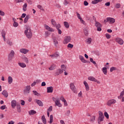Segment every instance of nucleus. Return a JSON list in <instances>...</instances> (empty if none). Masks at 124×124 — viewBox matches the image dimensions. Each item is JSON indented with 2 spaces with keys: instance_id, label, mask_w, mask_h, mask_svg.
Returning a JSON list of instances; mask_svg holds the SVG:
<instances>
[{
  "instance_id": "obj_1",
  "label": "nucleus",
  "mask_w": 124,
  "mask_h": 124,
  "mask_svg": "<svg viewBox=\"0 0 124 124\" xmlns=\"http://www.w3.org/2000/svg\"><path fill=\"white\" fill-rule=\"evenodd\" d=\"M25 33L27 37L29 39L31 38V36H32V33L31 32V29L30 27H27L25 31Z\"/></svg>"
},
{
  "instance_id": "obj_2",
  "label": "nucleus",
  "mask_w": 124,
  "mask_h": 124,
  "mask_svg": "<svg viewBox=\"0 0 124 124\" xmlns=\"http://www.w3.org/2000/svg\"><path fill=\"white\" fill-rule=\"evenodd\" d=\"M15 55V52L13 50H11L8 56V62H12V60L14 58V56Z\"/></svg>"
},
{
  "instance_id": "obj_3",
  "label": "nucleus",
  "mask_w": 124,
  "mask_h": 124,
  "mask_svg": "<svg viewBox=\"0 0 124 124\" xmlns=\"http://www.w3.org/2000/svg\"><path fill=\"white\" fill-rule=\"evenodd\" d=\"M70 41H71V37L70 36H66L64 38L63 43L64 44H67V43H69Z\"/></svg>"
},
{
  "instance_id": "obj_4",
  "label": "nucleus",
  "mask_w": 124,
  "mask_h": 124,
  "mask_svg": "<svg viewBox=\"0 0 124 124\" xmlns=\"http://www.w3.org/2000/svg\"><path fill=\"white\" fill-rule=\"evenodd\" d=\"M116 103H117V100L114 99H112L108 101V102H107V105H108V106L110 107L111 105H113Z\"/></svg>"
},
{
  "instance_id": "obj_5",
  "label": "nucleus",
  "mask_w": 124,
  "mask_h": 124,
  "mask_svg": "<svg viewBox=\"0 0 124 124\" xmlns=\"http://www.w3.org/2000/svg\"><path fill=\"white\" fill-rule=\"evenodd\" d=\"M95 26L96 28H97V31H101V28L102 27V25L100 23H99L98 21H95Z\"/></svg>"
},
{
  "instance_id": "obj_6",
  "label": "nucleus",
  "mask_w": 124,
  "mask_h": 124,
  "mask_svg": "<svg viewBox=\"0 0 124 124\" xmlns=\"http://www.w3.org/2000/svg\"><path fill=\"white\" fill-rule=\"evenodd\" d=\"M30 91H31V86L28 85L24 88L23 93L24 94H28V93H30Z\"/></svg>"
},
{
  "instance_id": "obj_7",
  "label": "nucleus",
  "mask_w": 124,
  "mask_h": 124,
  "mask_svg": "<svg viewBox=\"0 0 124 124\" xmlns=\"http://www.w3.org/2000/svg\"><path fill=\"white\" fill-rule=\"evenodd\" d=\"M70 88L74 93H77V90H76V87H75V85H74V83H70Z\"/></svg>"
},
{
  "instance_id": "obj_8",
  "label": "nucleus",
  "mask_w": 124,
  "mask_h": 124,
  "mask_svg": "<svg viewBox=\"0 0 124 124\" xmlns=\"http://www.w3.org/2000/svg\"><path fill=\"white\" fill-rule=\"evenodd\" d=\"M88 79L89 80V81H92V82H95L97 84H100V81L97 80V79L93 77H89Z\"/></svg>"
},
{
  "instance_id": "obj_9",
  "label": "nucleus",
  "mask_w": 124,
  "mask_h": 124,
  "mask_svg": "<svg viewBox=\"0 0 124 124\" xmlns=\"http://www.w3.org/2000/svg\"><path fill=\"white\" fill-rule=\"evenodd\" d=\"M99 117L98 118V124H100V122H103V119H104V116L102 112H100L99 113Z\"/></svg>"
},
{
  "instance_id": "obj_10",
  "label": "nucleus",
  "mask_w": 124,
  "mask_h": 124,
  "mask_svg": "<svg viewBox=\"0 0 124 124\" xmlns=\"http://www.w3.org/2000/svg\"><path fill=\"white\" fill-rule=\"evenodd\" d=\"M115 41L120 45H123V44H124V40H123L121 38H116L115 39Z\"/></svg>"
},
{
  "instance_id": "obj_11",
  "label": "nucleus",
  "mask_w": 124,
  "mask_h": 124,
  "mask_svg": "<svg viewBox=\"0 0 124 124\" xmlns=\"http://www.w3.org/2000/svg\"><path fill=\"white\" fill-rule=\"evenodd\" d=\"M45 28L46 29V31H51V32H54L55 31V30L54 29L49 27V26L45 24L44 25Z\"/></svg>"
},
{
  "instance_id": "obj_12",
  "label": "nucleus",
  "mask_w": 124,
  "mask_h": 124,
  "mask_svg": "<svg viewBox=\"0 0 124 124\" xmlns=\"http://www.w3.org/2000/svg\"><path fill=\"white\" fill-rule=\"evenodd\" d=\"M62 73H63V71L61 69H58L55 73V76H58V75H61Z\"/></svg>"
},
{
  "instance_id": "obj_13",
  "label": "nucleus",
  "mask_w": 124,
  "mask_h": 124,
  "mask_svg": "<svg viewBox=\"0 0 124 124\" xmlns=\"http://www.w3.org/2000/svg\"><path fill=\"white\" fill-rule=\"evenodd\" d=\"M30 50L29 49H27L26 48H21L19 50V52L21 53L22 54H24L26 55V54H28Z\"/></svg>"
},
{
  "instance_id": "obj_14",
  "label": "nucleus",
  "mask_w": 124,
  "mask_h": 124,
  "mask_svg": "<svg viewBox=\"0 0 124 124\" xmlns=\"http://www.w3.org/2000/svg\"><path fill=\"white\" fill-rule=\"evenodd\" d=\"M107 20H108V23H109V24H114V23L115 22V19L112 17H108Z\"/></svg>"
},
{
  "instance_id": "obj_15",
  "label": "nucleus",
  "mask_w": 124,
  "mask_h": 124,
  "mask_svg": "<svg viewBox=\"0 0 124 124\" xmlns=\"http://www.w3.org/2000/svg\"><path fill=\"white\" fill-rule=\"evenodd\" d=\"M17 105V102L16 101V100H13L11 101V107L14 109H15V107H16Z\"/></svg>"
},
{
  "instance_id": "obj_16",
  "label": "nucleus",
  "mask_w": 124,
  "mask_h": 124,
  "mask_svg": "<svg viewBox=\"0 0 124 124\" xmlns=\"http://www.w3.org/2000/svg\"><path fill=\"white\" fill-rule=\"evenodd\" d=\"M83 84L85 87V89L86 92H89L90 90V87L89 86V84H88V82L86 81H83Z\"/></svg>"
},
{
  "instance_id": "obj_17",
  "label": "nucleus",
  "mask_w": 124,
  "mask_h": 124,
  "mask_svg": "<svg viewBox=\"0 0 124 124\" xmlns=\"http://www.w3.org/2000/svg\"><path fill=\"white\" fill-rule=\"evenodd\" d=\"M18 64L19 66L22 67V68H25V67H27V65L24 62H19Z\"/></svg>"
},
{
  "instance_id": "obj_18",
  "label": "nucleus",
  "mask_w": 124,
  "mask_h": 124,
  "mask_svg": "<svg viewBox=\"0 0 124 124\" xmlns=\"http://www.w3.org/2000/svg\"><path fill=\"white\" fill-rule=\"evenodd\" d=\"M79 59L81 61V62H83V63H87V61H86L85 60V59L84 58V57H83V56L79 55Z\"/></svg>"
},
{
  "instance_id": "obj_19",
  "label": "nucleus",
  "mask_w": 124,
  "mask_h": 124,
  "mask_svg": "<svg viewBox=\"0 0 124 124\" xmlns=\"http://www.w3.org/2000/svg\"><path fill=\"white\" fill-rule=\"evenodd\" d=\"M7 81L8 84L10 85L13 82V78H12V77L11 76H9L7 79Z\"/></svg>"
},
{
  "instance_id": "obj_20",
  "label": "nucleus",
  "mask_w": 124,
  "mask_h": 124,
  "mask_svg": "<svg viewBox=\"0 0 124 124\" xmlns=\"http://www.w3.org/2000/svg\"><path fill=\"white\" fill-rule=\"evenodd\" d=\"M55 103L57 106H58V107H62V104L60 102V100L57 99L55 101Z\"/></svg>"
},
{
  "instance_id": "obj_21",
  "label": "nucleus",
  "mask_w": 124,
  "mask_h": 124,
  "mask_svg": "<svg viewBox=\"0 0 124 124\" xmlns=\"http://www.w3.org/2000/svg\"><path fill=\"white\" fill-rule=\"evenodd\" d=\"M2 37H3V39L4 41H6V38H5V35H6V32L5 31H2L1 33Z\"/></svg>"
},
{
  "instance_id": "obj_22",
  "label": "nucleus",
  "mask_w": 124,
  "mask_h": 124,
  "mask_svg": "<svg viewBox=\"0 0 124 124\" xmlns=\"http://www.w3.org/2000/svg\"><path fill=\"white\" fill-rule=\"evenodd\" d=\"M53 90H54V89H53V87H47V93H53Z\"/></svg>"
},
{
  "instance_id": "obj_23",
  "label": "nucleus",
  "mask_w": 124,
  "mask_h": 124,
  "mask_svg": "<svg viewBox=\"0 0 124 124\" xmlns=\"http://www.w3.org/2000/svg\"><path fill=\"white\" fill-rule=\"evenodd\" d=\"M36 102L39 106H43V103L40 100H36Z\"/></svg>"
},
{
  "instance_id": "obj_24",
  "label": "nucleus",
  "mask_w": 124,
  "mask_h": 124,
  "mask_svg": "<svg viewBox=\"0 0 124 124\" xmlns=\"http://www.w3.org/2000/svg\"><path fill=\"white\" fill-rule=\"evenodd\" d=\"M2 94L5 96V97H8V93H7V91L6 90H4L2 92Z\"/></svg>"
},
{
  "instance_id": "obj_25",
  "label": "nucleus",
  "mask_w": 124,
  "mask_h": 124,
  "mask_svg": "<svg viewBox=\"0 0 124 124\" xmlns=\"http://www.w3.org/2000/svg\"><path fill=\"white\" fill-rule=\"evenodd\" d=\"M59 55L58 53H55L53 55H50L49 56V57H51V58H52V59H55V58H58V57H59Z\"/></svg>"
},
{
  "instance_id": "obj_26",
  "label": "nucleus",
  "mask_w": 124,
  "mask_h": 124,
  "mask_svg": "<svg viewBox=\"0 0 124 124\" xmlns=\"http://www.w3.org/2000/svg\"><path fill=\"white\" fill-rule=\"evenodd\" d=\"M30 18V15H27L24 20V24H26Z\"/></svg>"
},
{
  "instance_id": "obj_27",
  "label": "nucleus",
  "mask_w": 124,
  "mask_h": 124,
  "mask_svg": "<svg viewBox=\"0 0 124 124\" xmlns=\"http://www.w3.org/2000/svg\"><path fill=\"white\" fill-rule=\"evenodd\" d=\"M28 7V3H25L23 5V11H27Z\"/></svg>"
},
{
  "instance_id": "obj_28",
  "label": "nucleus",
  "mask_w": 124,
  "mask_h": 124,
  "mask_svg": "<svg viewBox=\"0 0 124 124\" xmlns=\"http://www.w3.org/2000/svg\"><path fill=\"white\" fill-rule=\"evenodd\" d=\"M63 25L66 29H68L69 28V24L68 23V22L64 21L63 22Z\"/></svg>"
},
{
  "instance_id": "obj_29",
  "label": "nucleus",
  "mask_w": 124,
  "mask_h": 124,
  "mask_svg": "<svg viewBox=\"0 0 124 124\" xmlns=\"http://www.w3.org/2000/svg\"><path fill=\"white\" fill-rule=\"evenodd\" d=\"M102 71L105 75H107V68L103 67L102 68Z\"/></svg>"
},
{
  "instance_id": "obj_30",
  "label": "nucleus",
  "mask_w": 124,
  "mask_h": 124,
  "mask_svg": "<svg viewBox=\"0 0 124 124\" xmlns=\"http://www.w3.org/2000/svg\"><path fill=\"white\" fill-rule=\"evenodd\" d=\"M51 24L53 25L54 27H56L57 26V22H56V20L55 19H52L51 20Z\"/></svg>"
},
{
  "instance_id": "obj_31",
  "label": "nucleus",
  "mask_w": 124,
  "mask_h": 124,
  "mask_svg": "<svg viewBox=\"0 0 124 124\" xmlns=\"http://www.w3.org/2000/svg\"><path fill=\"white\" fill-rule=\"evenodd\" d=\"M29 115H34V114H36V111L34 110H31L29 111Z\"/></svg>"
},
{
  "instance_id": "obj_32",
  "label": "nucleus",
  "mask_w": 124,
  "mask_h": 124,
  "mask_svg": "<svg viewBox=\"0 0 124 124\" xmlns=\"http://www.w3.org/2000/svg\"><path fill=\"white\" fill-rule=\"evenodd\" d=\"M17 111L18 113H20L21 112V106L20 105H16Z\"/></svg>"
},
{
  "instance_id": "obj_33",
  "label": "nucleus",
  "mask_w": 124,
  "mask_h": 124,
  "mask_svg": "<svg viewBox=\"0 0 124 124\" xmlns=\"http://www.w3.org/2000/svg\"><path fill=\"white\" fill-rule=\"evenodd\" d=\"M55 69H56V65H55V64H52L50 66V67L49 68V70H54Z\"/></svg>"
},
{
  "instance_id": "obj_34",
  "label": "nucleus",
  "mask_w": 124,
  "mask_h": 124,
  "mask_svg": "<svg viewBox=\"0 0 124 124\" xmlns=\"http://www.w3.org/2000/svg\"><path fill=\"white\" fill-rule=\"evenodd\" d=\"M42 120L43 124H46V118H45V116L43 115V116L42 117Z\"/></svg>"
},
{
  "instance_id": "obj_35",
  "label": "nucleus",
  "mask_w": 124,
  "mask_h": 124,
  "mask_svg": "<svg viewBox=\"0 0 124 124\" xmlns=\"http://www.w3.org/2000/svg\"><path fill=\"white\" fill-rule=\"evenodd\" d=\"M32 93L34 95H36V96H40V94L36 92V91H33Z\"/></svg>"
},
{
  "instance_id": "obj_36",
  "label": "nucleus",
  "mask_w": 124,
  "mask_h": 124,
  "mask_svg": "<svg viewBox=\"0 0 124 124\" xmlns=\"http://www.w3.org/2000/svg\"><path fill=\"white\" fill-rule=\"evenodd\" d=\"M7 44H8V45H9V46H12L13 45V43H12V42L9 40H8L7 41Z\"/></svg>"
},
{
  "instance_id": "obj_37",
  "label": "nucleus",
  "mask_w": 124,
  "mask_h": 124,
  "mask_svg": "<svg viewBox=\"0 0 124 124\" xmlns=\"http://www.w3.org/2000/svg\"><path fill=\"white\" fill-rule=\"evenodd\" d=\"M23 60L24 62H26V63H29V59H28V58L25 57L23 58Z\"/></svg>"
},
{
  "instance_id": "obj_38",
  "label": "nucleus",
  "mask_w": 124,
  "mask_h": 124,
  "mask_svg": "<svg viewBox=\"0 0 124 124\" xmlns=\"http://www.w3.org/2000/svg\"><path fill=\"white\" fill-rule=\"evenodd\" d=\"M62 70V71H66V67L64 65H62L61 66Z\"/></svg>"
},
{
  "instance_id": "obj_39",
  "label": "nucleus",
  "mask_w": 124,
  "mask_h": 124,
  "mask_svg": "<svg viewBox=\"0 0 124 124\" xmlns=\"http://www.w3.org/2000/svg\"><path fill=\"white\" fill-rule=\"evenodd\" d=\"M98 2H100L99 0H94L92 1V3H93V4H96V3H98Z\"/></svg>"
},
{
  "instance_id": "obj_40",
  "label": "nucleus",
  "mask_w": 124,
  "mask_h": 124,
  "mask_svg": "<svg viewBox=\"0 0 124 124\" xmlns=\"http://www.w3.org/2000/svg\"><path fill=\"white\" fill-rule=\"evenodd\" d=\"M37 7L39 9H40L42 11H45V10L43 8V7L40 5H37Z\"/></svg>"
},
{
  "instance_id": "obj_41",
  "label": "nucleus",
  "mask_w": 124,
  "mask_h": 124,
  "mask_svg": "<svg viewBox=\"0 0 124 124\" xmlns=\"http://www.w3.org/2000/svg\"><path fill=\"white\" fill-rule=\"evenodd\" d=\"M117 70V68H116L115 67H112L110 68V72H113L114 70Z\"/></svg>"
},
{
  "instance_id": "obj_42",
  "label": "nucleus",
  "mask_w": 124,
  "mask_h": 124,
  "mask_svg": "<svg viewBox=\"0 0 124 124\" xmlns=\"http://www.w3.org/2000/svg\"><path fill=\"white\" fill-rule=\"evenodd\" d=\"M18 26H19V24L18 23H17L16 22H15L13 23V26L15 28H17V27H18Z\"/></svg>"
},
{
  "instance_id": "obj_43",
  "label": "nucleus",
  "mask_w": 124,
  "mask_h": 124,
  "mask_svg": "<svg viewBox=\"0 0 124 124\" xmlns=\"http://www.w3.org/2000/svg\"><path fill=\"white\" fill-rule=\"evenodd\" d=\"M0 109L1 110H4V109H7V108L6 107V106L4 105V106H2L0 107Z\"/></svg>"
},
{
  "instance_id": "obj_44",
  "label": "nucleus",
  "mask_w": 124,
  "mask_h": 124,
  "mask_svg": "<svg viewBox=\"0 0 124 124\" xmlns=\"http://www.w3.org/2000/svg\"><path fill=\"white\" fill-rule=\"evenodd\" d=\"M54 43L55 46L57 47L58 46V44H59V42H58V41H57V40H54Z\"/></svg>"
},
{
  "instance_id": "obj_45",
  "label": "nucleus",
  "mask_w": 124,
  "mask_h": 124,
  "mask_svg": "<svg viewBox=\"0 0 124 124\" xmlns=\"http://www.w3.org/2000/svg\"><path fill=\"white\" fill-rule=\"evenodd\" d=\"M53 110V107L52 106H50L49 108L47 109V112H51Z\"/></svg>"
},
{
  "instance_id": "obj_46",
  "label": "nucleus",
  "mask_w": 124,
  "mask_h": 124,
  "mask_svg": "<svg viewBox=\"0 0 124 124\" xmlns=\"http://www.w3.org/2000/svg\"><path fill=\"white\" fill-rule=\"evenodd\" d=\"M52 123H53V115H51L50 116L49 124H52Z\"/></svg>"
},
{
  "instance_id": "obj_47",
  "label": "nucleus",
  "mask_w": 124,
  "mask_h": 124,
  "mask_svg": "<svg viewBox=\"0 0 124 124\" xmlns=\"http://www.w3.org/2000/svg\"><path fill=\"white\" fill-rule=\"evenodd\" d=\"M106 37L108 39H110V38H111V35L108 33H106Z\"/></svg>"
},
{
  "instance_id": "obj_48",
  "label": "nucleus",
  "mask_w": 124,
  "mask_h": 124,
  "mask_svg": "<svg viewBox=\"0 0 124 124\" xmlns=\"http://www.w3.org/2000/svg\"><path fill=\"white\" fill-rule=\"evenodd\" d=\"M76 14L78 19H79V20H80V19H82V17H81V15H80V14L78 13V12H77Z\"/></svg>"
},
{
  "instance_id": "obj_49",
  "label": "nucleus",
  "mask_w": 124,
  "mask_h": 124,
  "mask_svg": "<svg viewBox=\"0 0 124 124\" xmlns=\"http://www.w3.org/2000/svg\"><path fill=\"white\" fill-rule=\"evenodd\" d=\"M104 115L107 119H109V114H108V113H107V112H105Z\"/></svg>"
},
{
  "instance_id": "obj_50",
  "label": "nucleus",
  "mask_w": 124,
  "mask_h": 124,
  "mask_svg": "<svg viewBox=\"0 0 124 124\" xmlns=\"http://www.w3.org/2000/svg\"><path fill=\"white\" fill-rule=\"evenodd\" d=\"M95 121V116H92L91 119V122H92L93 123Z\"/></svg>"
},
{
  "instance_id": "obj_51",
  "label": "nucleus",
  "mask_w": 124,
  "mask_h": 124,
  "mask_svg": "<svg viewBox=\"0 0 124 124\" xmlns=\"http://www.w3.org/2000/svg\"><path fill=\"white\" fill-rule=\"evenodd\" d=\"M87 43H88V44H91L92 42V39L91 38H89L87 40Z\"/></svg>"
},
{
  "instance_id": "obj_52",
  "label": "nucleus",
  "mask_w": 124,
  "mask_h": 124,
  "mask_svg": "<svg viewBox=\"0 0 124 124\" xmlns=\"http://www.w3.org/2000/svg\"><path fill=\"white\" fill-rule=\"evenodd\" d=\"M121 7V4L117 3L115 5V8H120Z\"/></svg>"
},
{
  "instance_id": "obj_53",
  "label": "nucleus",
  "mask_w": 124,
  "mask_h": 124,
  "mask_svg": "<svg viewBox=\"0 0 124 124\" xmlns=\"http://www.w3.org/2000/svg\"><path fill=\"white\" fill-rule=\"evenodd\" d=\"M29 4H32V0H26Z\"/></svg>"
},
{
  "instance_id": "obj_54",
  "label": "nucleus",
  "mask_w": 124,
  "mask_h": 124,
  "mask_svg": "<svg viewBox=\"0 0 124 124\" xmlns=\"http://www.w3.org/2000/svg\"><path fill=\"white\" fill-rule=\"evenodd\" d=\"M24 0H16V2L17 3H20V2H24Z\"/></svg>"
},
{
  "instance_id": "obj_55",
  "label": "nucleus",
  "mask_w": 124,
  "mask_h": 124,
  "mask_svg": "<svg viewBox=\"0 0 124 124\" xmlns=\"http://www.w3.org/2000/svg\"><path fill=\"white\" fill-rule=\"evenodd\" d=\"M65 115L66 116H69V115H70V110H66V112L65 113Z\"/></svg>"
},
{
  "instance_id": "obj_56",
  "label": "nucleus",
  "mask_w": 124,
  "mask_h": 124,
  "mask_svg": "<svg viewBox=\"0 0 124 124\" xmlns=\"http://www.w3.org/2000/svg\"><path fill=\"white\" fill-rule=\"evenodd\" d=\"M67 47H68V48H73V45H72V44H69L68 45V46H67Z\"/></svg>"
},
{
  "instance_id": "obj_57",
  "label": "nucleus",
  "mask_w": 124,
  "mask_h": 124,
  "mask_svg": "<svg viewBox=\"0 0 124 124\" xmlns=\"http://www.w3.org/2000/svg\"><path fill=\"white\" fill-rule=\"evenodd\" d=\"M55 27L57 30H60V28H61V25L56 24V26Z\"/></svg>"
},
{
  "instance_id": "obj_58",
  "label": "nucleus",
  "mask_w": 124,
  "mask_h": 124,
  "mask_svg": "<svg viewBox=\"0 0 124 124\" xmlns=\"http://www.w3.org/2000/svg\"><path fill=\"white\" fill-rule=\"evenodd\" d=\"M0 16H4L5 13L3 12H2V11L0 10Z\"/></svg>"
},
{
  "instance_id": "obj_59",
  "label": "nucleus",
  "mask_w": 124,
  "mask_h": 124,
  "mask_svg": "<svg viewBox=\"0 0 124 124\" xmlns=\"http://www.w3.org/2000/svg\"><path fill=\"white\" fill-rule=\"evenodd\" d=\"M60 100H62V101L63 102H64V101H65V99H64V98L63 97V96H61L60 97Z\"/></svg>"
},
{
  "instance_id": "obj_60",
  "label": "nucleus",
  "mask_w": 124,
  "mask_h": 124,
  "mask_svg": "<svg viewBox=\"0 0 124 124\" xmlns=\"http://www.w3.org/2000/svg\"><path fill=\"white\" fill-rule=\"evenodd\" d=\"M68 1H67V0H65L64 1V2H63V4H64V5H67V4H68Z\"/></svg>"
},
{
  "instance_id": "obj_61",
  "label": "nucleus",
  "mask_w": 124,
  "mask_h": 124,
  "mask_svg": "<svg viewBox=\"0 0 124 124\" xmlns=\"http://www.w3.org/2000/svg\"><path fill=\"white\" fill-rule=\"evenodd\" d=\"M84 31V34H85V35H86V36H87L88 35V34H89V33H88L87 30H85Z\"/></svg>"
},
{
  "instance_id": "obj_62",
  "label": "nucleus",
  "mask_w": 124,
  "mask_h": 124,
  "mask_svg": "<svg viewBox=\"0 0 124 124\" xmlns=\"http://www.w3.org/2000/svg\"><path fill=\"white\" fill-rule=\"evenodd\" d=\"M80 21L81 23L82 24H83V25H85L86 24V23L85 22V21H84V20H83L82 18L80 19Z\"/></svg>"
},
{
  "instance_id": "obj_63",
  "label": "nucleus",
  "mask_w": 124,
  "mask_h": 124,
  "mask_svg": "<svg viewBox=\"0 0 124 124\" xmlns=\"http://www.w3.org/2000/svg\"><path fill=\"white\" fill-rule=\"evenodd\" d=\"M21 105H22V106H24V105H25V101H24V100H21Z\"/></svg>"
},
{
  "instance_id": "obj_64",
  "label": "nucleus",
  "mask_w": 124,
  "mask_h": 124,
  "mask_svg": "<svg viewBox=\"0 0 124 124\" xmlns=\"http://www.w3.org/2000/svg\"><path fill=\"white\" fill-rule=\"evenodd\" d=\"M26 15H27L26 14H22V15L21 16V18H25V17H26Z\"/></svg>"
}]
</instances>
